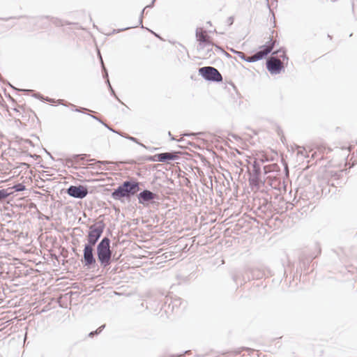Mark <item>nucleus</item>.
I'll use <instances>...</instances> for the list:
<instances>
[{
	"mask_svg": "<svg viewBox=\"0 0 357 357\" xmlns=\"http://www.w3.org/2000/svg\"><path fill=\"white\" fill-rule=\"evenodd\" d=\"M195 36L198 42L197 50L204 51L205 49H207L206 56L211 57L212 54H213V47L215 45L212 41L211 37L208 35V31L202 27H198L195 31Z\"/></svg>",
	"mask_w": 357,
	"mask_h": 357,
	"instance_id": "1",
	"label": "nucleus"
},
{
	"mask_svg": "<svg viewBox=\"0 0 357 357\" xmlns=\"http://www.w3.org/2000/svg\"><path fill=\"white\" fill-rule=\"evenodd\" d=\"M138 190L137 182L125 181L112 193V197L114 199L121 200L122 198L130 197V195H135Z\"/></svg>",
	"mask_w": 357,
	"mask_h": 357,
	"instance_id": "2",
	"label": "nucleus"
},
{
	"mask_svg": "<svg viewBox=\"0 0 357 357\" xmlns=\"http://www.w3.org/2000/svg\"><path fill=\"white\" fill-rule=\"evenodd\" d=\"M112 252L109 249V240L104 238L98 245V257L99 261L107 265L109 264Z\"/></svg>",
	"mask_w": 357,
	"mask_h": 357,
	"instance_id": "3",
	"label": "nucleus"
},
{
	"mask_svg": "<svg viewBox=\"0 0 357 357\" xmlns=\"http://www.w3.org/2000/svg\"><path fill=\"white\" fill-rule=\"evenodd\" d=\"M199 73L205 79L212 82H221L222 77L219 71L211 66L202 67L199 69Z\"/></svg>",
	"mask_w": 357,
	"mask_h": 357,
	"instance_id": "4",
	"label": "nucleus"
},
{
	"mask_svg": "<svg viewBox=\"0 0 357 357\" xmlns=\"http://www.w3.org/2000/svg\"><path fill=\"white\" fill-rule=\"evenodd\" d=\"M273 46L274 42L271 40L267 45L261 46L259 52L251 56H248L247 59H245V60L248 62H255L261 60L272 51Z\"/></svg>",
	"mask_w": 357,
	"mask_h": 357,
	"instance_id": "5",
	"label": "nucleus"
},
{
	"mask_svg": "<svg viewBox=\"0 0 357 357\" xmlns=\"http://www.w3.org/2000/svg\"><path fill=\"white\" fill-rule=\"evenodd\" d=\"M104 227L102 225H93L89 228L88 241L89 245H94L103 232Z\"/></svg>",
	"mask_w": 357,
	"mask_h": 357,
	"instance_id": "6",
	"label": "nucleus"
},
{
	"mask_svg": "<svg viewBox=\"0 0 357 357\" xmlns=\"http://www.w3.org/2000/svg\"><path fill=\"white\" fill-rule=\"evenodd\" d=\"M266 68L271 74H278L284 68V66L280 59L271 56L266 62Z\"/></svg>",
	"mask_w": 357,
	"mask_h": 357,
	"instance_id": "7",
	"label": "nucleus"
},
{
	"mask_svg": "<svg viewBox=\"0 0 357 357\" xmlns=\"http://www.w3.org/2000/svg\"><path fill=\"white\" fill-rule=\"evenodd\" d=\"M68 194L75 198H84L88 194L87 188L83 185H71L67 190Z\"/></svg>",
	"mask_w": 357,
	"mask_h": 357,
	"instance_id": "8",
	"label": "nucleus"
},
{
	"mask_svg": "<svg viewBox=\"0 0 357 357\" xmlns=\"http://www.w3.org/2000/svg\"><path fill=\"white\" fill-rule=\"evenodd\" d=\"M178 158L176 153H162L154 155L151 160L157 162H167L174 160Z\"/></svg>",
	"mask_w": 357,
	"mask_h": 357,
	"instance_id": "9",
	"label": "nucleus"
},
{
	"mask_svg": "<svg viewBox=\"0 0 357 357\" xmlns=\"http://www.w3.org/2000/svg\"><path fill=\"white\" fill-rule=\"evenodd\" d=\"M84 259L86 266H89L95 263V259L93 256V248L91 245H86L84 250Z\"/></svg>",
	"mask_w": 357,
	"mask_h": 357,
	"instance_id": "10",
	"label": "nucleus"
},
{
	"mask_svg": "<svg viewBox=\"0 0 357 357\" xmlns=\"http://www.w3.org/2000/svg\"><path fill=\"white\" fill-rule=\"evenodd\" d=\"M139 197L144 201H149L154 198V195L151 191L144 190L139 194Z\"/></svg>",
	"mask_w": 357,
	"mask_h": 357,
	"instance_id": "11",
	"label": "nucleus"
},
{
	"mask_svg": "<svg viewBox=\"0 0 357 357\" xmlns=\"http://www.w3.org/2000/svg\"><path fill=\"white\" fill-rule=\"evenodd\" d=\"M10 188L0 190V200L6 198L13 193V192H8Z\"/></svg>",
	"mask_w": 357,
	"mask_h": 357,
	"instance_id": "12",
	"label": "nucleus"
},
{
	"mask_svg": "<svg viewBox=\"0 0 357 357\" xmlns=\"http://www.w3.org/2000/svg\"><path fill=\"white\" fill-rule=\"evenodd\" d=\"M11 189H15V191H22L25 190V186L22 183H19L10 188V190Z\"/></svg>",
	"mask_w": 357,
	"mask_h": 357,
	"instance_id": "13",
	"label": "nucleus"
},
{
	"mask_svg": "<svg viewBox=\"0 0 357 357\" xmlns=\"http://www.w3.org/2000/svg\"><path fill=\"white\" fill-rule=\"evenodd\" d=\"M93 334H94V333H93V332H91V333H90V335H93Z\"/></svg>",
	"mask_w": 357,
	"mask_h": 357,
	"instance_id": "14",
	"label": "nucleus"
},
{
	"mask_svg": "<svg viewBox=\"0 0 357 357\" xmlns=\"http://www.w3.org/2000/svg\"><path fill=\"white\" fill-rule=\"evenodd\" d=\"M98 330H99V332H100L101 331V327H99Z\"/></svg>",
	"mask_w": 357,
	"mask_h": 357,
	"instance_id": "15",
	"label": "nucleus"
}]
</instances>
